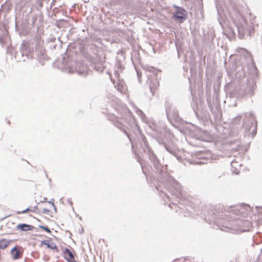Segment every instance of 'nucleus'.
<instances>
[{"mask_svg":"<svg viewBox=\"0 0 262 262\" xmlns=\"http://www.w3.org/2000/svg\"><path fill=\"white\" fill-rule=\"evenodd\" d=\"M185 262H188L187 260H186Z\"/></svg>","mask_w":262,"mask_h":262,"instance_id":"obj_11","label":"nucleus"},{"mask_svg":"<svg viewBox=\"0 0 262 262\" xmlns=\"http://www.w3.org/2000/svg\"><path fill=\"white\" fill-rule=\"evenodd\" d=\"M68 262H77L74 259H72L71 260H70V261H68Z\"/></svg>","mask_w":262,"mask_h":262,"instance_id":"obj_10","label":"nucleus"},{"mask_svg":"<svg viewBox=\"0 0 262 262\" xmlns=\"http://www.w3.org/2000/svg\"><path fill=\"white\" fill-rule=\"evenodd\" d=\"M241 11V9L238 8L234 11L231 15L234 23L238 29H244L247 25V20Z\"/></svg>","mask_w":262,"mask_h":262,"instance_id":"obj_1","label":"nucleus"},{"mask_svg":"<svg viewBox=\"0 0 262 262\" xmlns=\"http://www.w3.org/2000/svg\"><path fill=\"white\" fill-rule=\"evenodd\" d=\"M36 210V207H29L26 209L24 210L21 211H17V213L18 214H24V213H29V212H35Z\"/></svg>","mask_w":262,"mask_h":262,"instance_id":"obj_8","label":"nucleus"},{"mask_svg":"<svg viewBox=\"0 0 262 262\" xmlns=\"http://www.w3.org/2000/svg\"><path fill=\"white\" fill-rule=\"evenodd\" d=\"M40 228L48 233H51V230L48 227L40 226Z\"/></svg>","mask_w":262,"mask_h":262,"instance_id":"obj_9","label":"nucleus"},{"mask_svg":"<svg viewBox=\"0 0 262 262\" xmlns=\"http://www.w3.org/2000/svg\"><path fill=\"white\" fill-rule=\"evenodd\" d=\"M12 242L11 240L6 238L0 239V249H5L8 247L10 244Z\"/></svg>","mask_w":262,"mask_h":262,"instance_id":"obj_7","label":"nucleus"},{"mask_svg":"<svg viewBox=\"0 0 262 262\" xmlns=\"http://www.w3.org/2000/svg\"><path fill=\"white\" fill-rule=\"evenodd\" d=\"M63 257L67 261H70L72 259L74 258V255L73 253L68 248H66L63 252Z\"/></svg>","mask_w":262,"mask_h":262,"instance_id":"obj_5","label":"nucleus"},{"mask_svg":"<svg viewBox=\"0 0 262 262\" xmlns=\"http://www.w3.org/2000/svg\"><path fill=\"white\" fill-rule=\"evenodd\" d=\"M41 245H45L47 248L51 249L52 250H57V248L56 244L54 243H52L51 240H45L42 241Z\"/></svg>","mask_w":262,"mask_h":262,"instance_id":"obj_4","label":"nucleus"},{"mask_svg":"<svg viewBox=\"0 0 262 262\" xmlns=\"http://www.w3.org/2000/svg\"><path fill=\"white\" fill-rule=\"evenodd\" d=\"M11 254L13 259L16 260L22 257L23 252L20 251L16 247H15L11 249Z\"/></svg>","mask_w":262,"mask_h":262,"instance_id":"obj_3","label":"nucleus"},{"mask_svg":"<svg viewBox=\"0 0 262 262\" xmlns=\"http://www.w3.org/2000/svg\"><path fill=\"white\" fill-rule=\"evenodd\" d=\"M187 15L186 11L182 8H178L177 9L174 14V17L177 19L182 20L185 19Z\"/></svg>","mask_w":262,"mask_h":262,"instance_id":"obj_2","label":"nucleus"},{"mask_svg":"<svg viewBox=\"0 0 262 262\" xmlns=\"http://www.w3.org/2000/svg\"><path fill=\"white\" fill-rule=\"evenodd\" d=\"M17 229L24 231L31 230L33 227L26 224H19L17 225Z\"/></svg>","mask_w":262,"mask_h":262,"instance_id":"obj_6","label":"nucleus"}]
</instances>
